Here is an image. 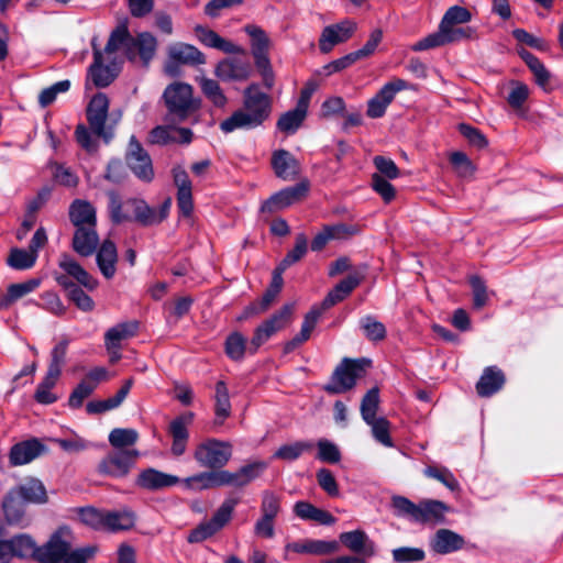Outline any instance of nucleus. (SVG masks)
Masks as SVG:
<instances>
[{
	"label": "nucleus",
	"instance_id": "obj_56",
	"mask_svg": "<svg viewBox=\"0 0 563 563\" xmlns=\"http://www.w3.org/2000/svg\"><path fill=\"white\" fill-rule=\"evenodd\" d=\"M51 441L67 453H79L89 448V442L75 432L69 438H54Z\"/></svg>",
	"mask_w": 563,
	"mask_h": 563
},
{
	"label": "nucleus",
	"instance_id": "obj_16",
	"mask_svg": "<svg viewBox=\"0 0 563 563\" xmlns=\"http://www.w3.org/2000/svg\"><path fill=\"white\" fill-rule=\"evenodd\" d=\"M308 189L309 184L307 181H301L295 186L284 188L264 201L261 206V211L274 213L283 210L305 197Z\"/></svg>",
	"mask_w": 563,
	"mask_h": 563
},
{
	"label": "nucleus",
	"instance_id": "obj_55",
	"mask_svg": "<svg viewBox=\"0 0 563 563\" xmlns=\"http://www.w3.org/2000/svg\"><path fill=\"white\" fill-rule=\"evenodd\" d=\"M424 475L439 481L452 492L460 488L457 479L446 467L428 466L424 470Z\"/></svg>",
	"mask_w": 563,
	"mask_h": 563
},
{
	"label": "nucleus",
	"instance_id": "obj_25",
	"mask_svg": "<svg viewBox=\"0 0 563 563\" xmlns=\"http://www.w3.org/2000/svg\"><path fill=\"white\" fill-rule=\"evenodd\" d=\"M58 266L65 272L64 276L74 278L80 286L87 290H95L98 287V280L91 276L74 257L69 254H62L58 260Z\"/></svg>",
	"mask_w": 563,
	"mask_h": 563
},
{
	"label": "nucleus",
	"instance_id": "obj_43",
	"mask_svg": "<svg viewBox=\"0 0 563 563\" xmlns=\"http://www.w3.org/2000/svg\"><path fill=\"white\" fill-rule=\"evenodd\" d=\"M231 402L229 390L224 382L220 380L216 385V419L214 423L221 426L230 416Z\"/></svg>",
	"mask_w": 563,
	"mask_h": 563
},
{
	"label": "nucleus",
	"instance_id": "obj_49",
	"mask_svg": "<svg viewBox=\"0 0 563 563\" xmlns=\"http://www.w3.org/2000/svg\"><path fill=\"white\" fill-rule=\"evenodd\" d=\"M180 483H183L186 488L192 490H203L209 489L211 487H218L216 471L202 472L186 477L185 479H181Z\"/></svg>",
	"mask_w": 563,
	"mask_h": 563
},
{
	"label": "nucleus",
	"instance_id": "obj_7",
	"mask_svg": "<svg viewBox=\"0 0 563 563\" xmlns=\"http://www.w3.org/2000/svg\"><path fill=\"white\" fill-rule=\"evenodd\" d=\"M108 197L110 216L114 223L131 220L129 213L123 211V206H125L132 210L134 214L133 219L142 225L148 227L155 224L154 208H151L143 199L131 198L123 203L115 191H110Z\"/></svg>",
	"mask_w": 563,
	"mask_h": 563
},
{
	"label": "nucleus",
	"instance_id": "obj_18",
	"mask_svg": "<svg viewBox=\"0 0 563 563\" xmlns=\"http://www.w3.org/2000/svg\"><path fill=\"white\" fill-rule=\"evenodd\" d=\"M68 534L66 529L55 532L49 540L42 547H38L37 562L40 563H63L70 543L64 537Z\"/></svg>",
	"mask_w": 563,
	"mask_h": 563
},
{
	"label": "nucleus",
	"instance_id": "obj_31",
	"mask_svg": "<svg viewBox=\"0 0 563 563\" xmlns=\"http://www.w3.org/2000/svg\"><path fill=\"white\" fill-rule=\"evenodd\" d=\"M96 252V261L100 273L104 278L111 279L117 273L118 252L115 244L110 240H104Z\"/></svg>",
	"mask_w": 563,
	"mask_h": 563
},
{
	"label": "nucleus",
	"instance_id": "obj_44",
	"mask_svg": "<svg viewBox=\"0 0 563 563\" xmlns=\"http://www.w3.org/2000/svg\"><path fill=\"white\" fill-rule=\"evenodd\" d=\"M197 81L199 82L202 93L214 107L223 108L227 104L228 99L217 80L199 77Z\"/></svg>",
	"mask_w": 563,
	"mask_h": 563
},
{
	"label": "nucleus",
	"instance_id": "obj_19",
	"mask_svg": "<svg viewBox=\"0 0 563 563\" xmlns=\"http://www.w3.org/2000/svg\"><path fill=\"white\" fill-rule=\"evenodd\" d=\"M121 47H124L125 54L130 60H134L136 56L135 51H137L143 64L147 65L155 55L157 41L155 36L148 32L140 33L136 37H132L129 34Z\"/></svg>",
	"mask_w": 563,
	"mask_h": 563
},
{
	"label": "nucleus",
	"instance_id": "obj_17",
	"mask_svg": "<svg viewBox=\"0 0 563 563\" xmlns=\"http://www.w3.org/2000/svg\"><path fill=\"white\" fill-rule=\"evenodd\" d=\"M252 65L247 58L227 57L221 59L214 75L222 81H246L252 75Z\"/></svg>",
	"mask_w": 563,
	"mask_h": 563
},
{
	"label": "nucleus",
	"instance_id": "obj_46",
	"mask_svg": "<svg viewBox=\"0 0 563 563\" xmlns=\"http://www.w3.org/2000/svg\"><path fill=\"white\" fill-rule=\"evenodd\" d=\"M37 260V255L30 250L14 247L10 251L7 263L10 267L19 271L32 268Z\"/></svg>",
	"mask_w": 563,
	"mask_h": 563
},
{
	"label": "nucleus",
	"instance_id": "obj_48",
	"mask_svg": "<svg viewBox=\"0 0 563 563\" xmlns=\"http://www.w3.org/2000/svg\"><path fill=\"white\" fill-rule=\"evenodd\" d=\"M308 250V240L303 233H299L295 239V246L289 251L284 260L279 263L277 268L285 272L287 267L300 261Z\"/></svg>",
	"mask_w": 563,
	"mask_h": 563
},
{
	"label": "nucleus",
	"instance_id": "obj_52",
	"mask_svg": "<svg viewBox=\"0 0 563 563\" xmlns=\"http://www.w3.org/2000/svg\"><path fill=\"white\" fill-rule=\"evenodd\" d=\"M364 335L371 341H382L386 336L385 325L372 316H365L360 320Z\"/></svg>",
	"mask_w": 563,
	"mask_h": 563
},
{
	"label": "nucleus",
	"instance_id": "obj_9",
	"mask_svg": "<svg viewBox=\"0 0 563 563\" xmlns=\"http://www.w3.org/2000/svg\"><path fill=\"white\" fill-rule=\"evenodd\" d=\"M86 114L92 133L101 137L104 143H109L113 137V126L107 124L109 114L108 97L102 92L95 95L88 103Z\"/></svg>",
	"mask_w": 563,
	"mask_h": 563
},
{
	"label": "nucleus",
	"instance_id": "obj_27",
	"mask_svg": "<svg viewBox=\"0 0 563 563\" xmlns=\"http://www.w3.org/2000/svg\"><path fill=\"white\" fill-rule=\"evenodd\" d=\"M195 34L197 38L208 47L217 48L227 54H245L244 48L221 37L218 33L210 29L197 25L195 27Z\"/></svg>",
	"mask_w": 563,
	"mask_h": 563
},
{
	"label": "nucleus",
	"instance_id": "obj_30",
	"mask_svg": "<svg viewBox=\"0 0 563 563\" xmlns=\"http://www.w3.org/2000/svg\"><path fill=\"white\" fill-rule=\"evenodd\" d=\"M192 419L194 413L189 412L174 419L169 424V432L173 437L172 452L176 456H180L186 451L189 438L187 427L191 423Z\"/></svg>",
	"mask_w": 563,
	"mask_h": 563
},
{
	"label": "nucleus",
	"instance_id": "obj_5",
	"mask_svg": "<svg viewBox=\"0 0 563 563\" xmlns=\"http://www.w3.org/2000/svg\"><path fill=\"white\" fill-rule=\"evenodd\" d=\"M244 31L251 37L252 55L263 85L265 88L272 89L275 85V74L268 57L271 41L265 31L257 25H245Z\"/></svg>",
	"mask_w": 563,
	"mask_h": 563
},
{
	"label": "nucleus",
	"instance_id": "obj_64",
	"mask_svg": "<svg viewBox=\"0 0 563 563\" xmlns=\"http://www.w3.org/2000/svg\"><path fill=\"white\" fill-rule=\"evenodd\" d=\"M450 162L461 177H471L475 172L474 165L463 152H453Z\"/></svg>",
	"mask_w": 563,
	"mask_h": 563
},
{
	"label": "nucleus",
	"instance_id": "obj_51",
	"mask_svg": "<svg viewBox=\"0 0 563 563\" xmlns=\"http://www.w3.org/2000/svg\"><path fill=\"white\" fill-rule=\"evenodd\" d=\"M410 88V84L405 79L393 78L390 81L386 82L375 96L385 104L389 106L397 92L408 90Z\"/></svg>",
	"mask_w": 563,
	"mask_h": 563
},
{
	"label": "nucleus",
	"instance_id": "obj_11",
	"mask_svg": "<svg viewBox=\"0 0 563 563\" xmlns=\"http://www.w3.org/2000/svg\"><path fill=\"white\" fill-rule=\"evenodd\" d=\"M140 453L134 449L119 450L107 454L98 464L101 475L115 478L125 477L135 465Z\"/></svg>",
	"mask_w": 563,
	"mask_h": 563
},
{
	"label": "nucleus",
	"instance_id": "obj_8",
	"mask_svg": "<svg viewBox=\"0 0 563 563\" xmlns=\"http://www.w3.org/2000/svg\"><path fill=\"white\" fill-rule=\"evenodd\" d=\"M232 444L228 441L209 438L199 443L195 450L196 462L206 468H223L232 457Z\"/></svg>",
	"mask_w": 563,
	"mask_h": 563
},
{
	"label": "nucleus",
	"instance_id": "obj_13",
	"mask_svg": "<svg viewBox=\"0 0 563 563\" xmlns=\"http://www.w3.org/2000/svg\"><path fill=\"white\" fill-rule=\"evenodd\" d=\"M266 468L267 463L263 461L246 464L236 472L219 468L216 471L217 486L244 487L257 478Z\"/></svg>",
	"mask_w": 563,
	"mask_h": 563
},
{
	"label": "nucleus",
	"instance_id": "obj_23",
	"mask_svg": "<svg viewBox=\"0 0 563 563\" xmlns=\"http://www.w3.org/2000/svg\"><path fill=\"white\" fill-rule=\"evenodd\" d=\"M174 123L157 125L148 134L151 144L167 145L170 143L189 144L192 141V131L187 128H174Z\"/></svg>",
	"mask_w": 563,
	"mask_h": 563
},
{
	"label": "nucleus",
	"instance_id": "obj_63",
	"mask_svg": "<svg viewBox=\"0 0 563 563\" xmlns=\"http://www.w3.org/2000/svg\"><path fill=\"white\" fill-rule=\"evenodd\" d=\"M317 446H318L317 457L320 461L334 464L341 460L340 450L338 449V446L334 443H332L325 439H321L318 441Z\"/></svg>",
	"mask_w": 563,
	"mask_h": 563
},
{
	"label": "nucleus",
	"instance_id": "obj_50",
	"mask_svg": "<svg viewBox=\"0 0 563 563\" xmlns=\"http://www.w3.org/2000/svg\"><path fill=\"white\" fill-rule=\"evenodd\" d=\"M139 433L134 429L115 428L109 433V443L119 450L136 443Z\"/></svg>",
	"mask_w": 563,
	"mask_h": 563
},
{
	"label": "nucleus",
	"instance_id": "obj_34",
	"mask_svg": "<svg viewBox=\"0 0 563 563\" xmlns=\"http://www.w3.org/2000/svg\"><path fill=\"white\" fill-rule=\"evenodd\" d=\"M362 277L358 274H351L341 280L322 301V309H329L344 300L360 284Z\"/></svg>",
	"mask_w": 563,
	"mask_h": 563
},
{
	"label": "nucleus",
	"instance_id": "obj_35",
	"mask_svg": "<svg viewBox=\"0 0 563 563\" xmlns=\"http://www.w3.org/2000/svg\"><path fill=\"white\" fill-rule=\"evenodd\" d=\"M69 218L75 228L96 227V209L85 200H75L69 208Z\"/></svg>",
	"mask_w": 563,
	"mask_h": 563
},
{
	"label": "nucleus",
	"instance_id": "obj_58",
	"mask_svg": "<svg viewBox=\"0 0 563 563\" xmlns=\"http://www.w3.org/2000/svg\"><path fill=\"white\" fill-rule=\"evenodd\" d=\"M70 88V81L68 79L57 81L52 86L43 89L38 95V103L42 108H46L52 104L58 93H64Z\"/></svg>",
	"mask_w": 563,
	"mask_h": 563
},
{
	"label": "nucleus",
	"instance_id": "obj_57",
	"mask_svg": "<svg viewBox=\"0 0 563 563\" xmlns=\"http://www.w3.org/2000/svg\"><path fill=\"white\" fill-rule=\"evenodd\" d=\"M283 271L279 268H275L273 273L272 283L268 287V289L264 292L262 299H261V307L260 310H267L272 302L275 300L277 295L279 294L284 280H283Z\"/></svg>",
	"mask_w": 563,
	"mask_h": 563
},
{
	"label": "nucleus",
	"instance_id": "obj_21",
	"mask_svg": "<svg viewBox=\"0 0 563 563\" xmlns=\"http://www.w3.org/2000/svg\"><path fill=\"white\" fill-rule=\"evenodd\" d=\"M355 30L356 24L350 20L325 26L319 38L320 51L329 53L335 45L347 41Z\"/></svg>",
	"mask_w": 563,
	"mask_h": 563
},
{
	"label": "nucleus",
	"instance_id": "obj_3",
	"mask_svg": "<svg viewBox=\"0 0 563 563\" xmlns=\"http://www.w3.org/2000/svg\"><path fill=\"white\" fill-rule=\"evenodd\" d=\"M391 506L396 516L407 517L418 523H439L444 520L448 506L439 500L428 499L415 504L404 496H394Z\"/></svg>",
	"mask_w": 563,
	"mask_h": 563
},
{
	"label": "nucleus",
	"instance_id": "obj_1",
	"mask_svg": "<svg viewBox=\"0 0 563 563\" xmlns=\"http://www.w3.org/2000/svg\"><path fill=\"white\" fill-rule=\"evenodd\" d=\"M128 35L129 30L126 25L121 24L117 26L110 34L103 52L97 48L95 41H92L93 63L89 67L88 79L96 87H108L118 77L121 70V63L117 58V51L121 48Z\"/></svg>",
	"mask_w": 563,
	"mask_h": 563
},
{
	"label": "nucleus",
	"instance_id": "obj_12",
	"mask_svg": "<svg viewBox=\"0 0 563 563\" xmlns=\"http://www.w3.org/2000/svg\"><path fill=\"white\" fill-rule=\"evenodd\" d=\"M167 62L165 73L177 76L178 65H202L206 63L205 55L194 45L186 43H174L167 47Z\"/></svg>",
	"mask_w": 563,
	"mask_h": 563
},
{
	"label": "nucleus",
	"instance_id": "obj_2",
	"mask_svg": "<svg viewBox=\"0 0 563 563\" xmlns=\"http://www.w3.org/2000/svg\"><path fill=\"white\" fill-rule=\"evenodd\" d=\"M271 98L260 90L258 85L252 84L244 90L243 109L234 111L220 123L224 133L239 129L250 130L261 125L269 115Z\"/></svg>",
	"mask_w": 563,
	"mask_h": 563
},
{
	"label": "nucleus",
	"instance_id": "obj_24",
	"mask_svg": "<svg viewBox=\"0 0 563 563\" xmlns=\"http://www.w3.org/2000/svg\"><path fill=\"white\" fill-rule=\"evenodd\" d=\"M174 183L177 187V206L179 212L189 217L194 210L192 185L187 172L181 167L173 168Z\"/></svg>",
	"mask_w": 563,
	"mask_h": 563
},
{
	"label": "nucleus",
	"instance_id": "obj_61",
	"mask_svg": "<svg viewBox=\"0 0 563 563\" xmlns=\"http://www.w3.org/2000/svg\"><path fill=\"white\" fill-rule=\"evenodd\" d=\"M79 518L85 525L96 530H104V511H100L92 507L81 508L79 510Z\"/></svg>",
	"mask_w": 563,
	"mask_h": 563
},
{
	"label": "nucleus",
	"instance_id": "obj_36",
	"mask_svg": "<svg viewBox=\"0 0 563 563\" xmlns=\"http://www.w3.org/2000/svg\"><path fill=\"white\" fill-rule=\"evenodd\" d=\"M133 380L128 379L124 382L123 386L117 391L113 397H110L104 400H92L89 401L86 406V410L89 415H98L103 413L106 411L118 408L126 398Z\"/></svg>",
	"mask_w": 563,
	"mask_h": 563
},
{
	"label": "nucleus",
	"instance_id": "obj_59",
	"mask_svg": "<svg viewBox=\"0 0 563 563\" xmlns=\"http://www.w3.org/2000/svg\"><path fill=\"white\" fill-rule=\"evenodd\" d=\"M472 19L471 12L460 5H453L450 7L446 12L444 13L440 25H443V29L448 25H457V24H464L470 22Z\"/></svg>",
	"mask_w": 563,
	"mask_h": 563
},
{
	"label": "nucleus",
	"instance_id": "obj_41",
	"mask_svg": "<svg viewBox=\"0 0 563 563\" xmlns=\"http://www.w3.org/2000/svg\"><path fill=\"white\" fill-rule=\"evenodd\" d=\"M135 516L132 511H108L106 512L104 530L119 531L128 530L134 526Z\"/></svg>",
	"mask_w": 563,
	"mask_h": 563
},
{
	"label": "nucleus",
	"instance_id": "obj_6",
	"mask_svg": "<svg viewBox=\"0 0 563 563\" xmlns=\"http://www.w3.org/2000/svg\"><path fill=\"white\" fill-rule=\"evenodd\" d=\"M15 499H21L24 503L43 505L48 501V496L44 484L37 478H29L10 494L3 500V510L9 521H19L21 515L15 511Z\"/></svg>",
	"mask_w": 563,
	"mask_h": 563
},
{
	"label": "nucleus",
	"instance_id": "obj_37",
	"mask_svg": "<svg viewBox=\"0 0 563 563\" xmlns=\"http://www.w3.org/2000/svg\"><path fill=\"white\" fill-rule=\"evenodd\" d=\"M57 284L62 286L68 295V298L82 311H91L93 309V300L79 286L73 283L67 276L57 275L55 277Z\"/></svg>",
	"mask_w": 563,
	"mask_h": 563
},
{
	"label": "nucleus",
	"instance_id": "obj_28",
	"mask_svg": "<svg viewBox=\"0 0 563 563\" xmlns=\"http://www.w3.org/2000/svg\"><path fill=\"white\" fill-rule=\"evenodd\" d=\"M464 544V538L450 529H439L430 542L432 551L438 554L459 551Z\"/></svg>",
	"mask_w": 563,
	"mask_h": 563
},
{
	"label": "nucleus",
	"instance_id": "obj_10",
	"mask_svg": "<svg viewBox=\"0 0 563 563\" xmlns=\"http://www.w3.org/2000/svg\"><path fill=\"white\" fill-rule=\"evenodd\" d=\"M363 371L362 362L344 358L335 367L329 384L324 386V390L333 395L346 393L355 386L356 379L361 377Z\"/></svg>",
	"mask_w": 563,
	"mask_h": 563
},
{
	"label": "nucleus",
	"instance_id": "obj_14",
	"mask_svg": "<svg viewBox=\"0 0 563 563\" xmlns=\"http://www.w3.org/2000/svg\"><path fill=\"white\" fill-rule=\"evenodd\" d=\"M125 159L128 166L139 179L146 183L152 181L154 178L152 159L135 136L130 139Z\"/></svg>",
	"mask_w": 563,
	"mask_h": 563
},
{
	"label": "nucleus",
	"instance_id": "obj_33",
	"mask_svg": "<svg viewBox=\"0 0 563 563\" xmlns=\"http://www.w3.org/2000/svg\"><path fill=\"white\" fill-rule=\"evenodd\" d=\"M505 384L503 372L495 367H486L476 384V391L481 397H489L501 389Z\"/></svg>",
	"mask_w": 563,
	"mask_h": 563
},
{
	"label": "nucleus",
	"instance_id": "obj_32",
	"mask_svg": "<svg viewBox=\"0 0 563 563\" xmlns=\"http://www.w3.org/2000/svg\"><path fill=\"white\" fill-rule=\"evenodd\" d=\"M45 446L36 439L23 441L12 446L10 462L12 465H24L38 457Z\"/></svg>",
	"mask_w": 563,
	"mask_h": 563
},
{
	"label": "nucleus",
	"instance_id": "obj_45",
	"mask_svg": "<svg viewBox=\"0 0 563 563\" xmlns=\"http://www.w3.org/2000/svg\"><path fill=\"white\" fill-rule=\"evenodd\" d=\"M306 115L307 111L296 106L295 109L289 110L280 115V118L277 121V128L282 132L292 134L300 128Z\"/></svg>",
	"mask_w": 563,
	"mask_h": 563
},
{
	"label": "nucleus",
	"instance_id": "obj_20",
	"mask_svg": "<svg viewBox=\"0 0 563 563\" xmlns=\"http://www.w3.org/2000/svg\"><path fill=\"white\" fill-rule=\"evenodd\" d=\"M181 479L173 474L164 473L153 467H148L140 472L136 477L135 484L137 487L150 490L158 492L170 488L179 484Z\"/></svg>",
	"mask_w": 563,
	"mask_h": 563
},
{
	"label": "nucleus",
	"instance_id": "obj_29",
	"mask_svg": "<svg viewBox=\"0 0 563 563\" xmlns=\"http://www.w3.org/2000/svg\"><path fill=\"white\" fill-rule=\"evenodd\" d=\"M99 245L96 227L76 228L73 236V249L80 256L92 255Z\"/></svg>",
	"mask_w": 563,
	"mask_h": 563
},
{
	"label": "nucleus",
	"instance_id": "obj_40",
	"mask_svg": "<svg viewBox=\"0 0 563 563\" xmlns=\"http://www.w3.org/2000/svg\"><path fill=\"white\" fill-rule=\"evenodd\" d=\"M136 322H123L110 328L104 334L106 349L121 347V342L136 333Z\"/></svg>",
	"mask_w": 563,
	"mask_h": 563
},
{
	"label": "nucleus",
	"instance_id": "obj_47",
	"mask_svg": "<svg viewBox=\"0 0 563 563\" xmlns=\"http://www.w3.org/2000/svg\"><path fill=\"white\" fill-rule=\"evenodd\" d=\"M379 407V390L374 387L371 388L361 401V416L366 423H371L372 420L377 419L376 413Z\"/></svg>",
	"mask_w": 563,
	"mask_h": 563
},
{
	"label": "nucleus",
	"instance_id": "obj_62",
	"mask_svg": "<svg viewBox=\"0 0 563 563\" xmlns=\"http://www.w3.org/2000/svg\"><path fill=\"white\" fill-rule=\"evenodd\" d=\"M393 560L396 563H411L422 561L426 556L424 551L419 548L401 547L394 549Z\"/></svg>",
	"mask_w": 563,
	"mask_h": 563
},
{
	"label": "nucleus",
	"instance_id": "obj_22",
	"mask_svg": "<svg viewBox=\"0 0 563 563\" xmlns=\"http://www.w3.org/2000/svg\"><path fill=\"white\" fill-rule=\"evenodd\" d=\"M339 541L347 550L364 559L376 555V544L364 530L356 529L353 531L342 532L339 536Z\"/></svg>",
	"mask_w": 563,
	"mask_h": 563
},
{
	"label": "nucleus",
	"instance_id": "obj_15",
	"mask_svg": "<svg viewBox=\"0 0 563 563\" xmlns=\"http://www.w3.org/2000/svg\"><path fill=\"white\" fill-rule=\"evenodd\" d=\"M294 305H285L269 319L263 322L256 330L251 341V351L257 349L266 342L275 332L282 330L290 321Z\"/></svg>",
	"mask_w": 563,
	"mask_h": 563
},
{
	"label": "nucleus",
	"instance_id": "obj_53",
	"mask_svg": "<svg viewBox=\"0 0 563 563\" xmlns=\"http://www.w3.org/2000/svg\"><path fill=\"white\" fill-rule=\"evenodd\" d=\"M367 424L371 427L372 434L377 442L387 448L394 446L389 434L390 423L385 417H378Z\"/></svg>",
	"mask_w": 563,
	"mask_h": 563
},
{
	"label": "nucleus",
	"instance_id": "obj_54",
	"mask_svg": "<svg viewBox=\"0 0 563 563\" xmlns=\"http://www.w3.org/2000/svg\"><path fill=\"white\" fill-rule=\"evenodd\" d=\"M246 349L245 338L239 333H231L225 340V353L233 361H241Z\"/></svg>",
	"mask_w": 563,
	"mask_h": 563
},
{
	"label": "nucleus",
	"instance_id": "obj_4",
	"mask_svg": "<svg viewBox=\"0 0 563 563\" xmlns=\"http://www.w3.org/2000/svg\"><path fill=\"white\" fill-rule=\"evenodd\" d=\"M167 113V123H180L185 121L198 104L192 96V87L186 82H174L167 86L163 93Z\"/></svg>",
	"mask_w": 563,
	"mask_h": 563
},
{
	"label": "nucleus",
	"instance_id": "obj_38",
	"mask_svg": "<svg viewBox=\"0 0 563 563\" xmlns=\"http://www.w3.org/2000/svg\"><path fill=\"white\" fill-rule=\"evenodd\" d=\"M12 549V559H33L37 561L38 547L29 534H18L9 540Z\"/></svg>",
	"mask_w": 563,
	"mask_h": 563
},
{
	"label": "nucleus",
	"instance_id": "obj_39",
	"mask_svg": "<svg viewBox=\"0 0 563 563\" xmlns=\"http://www.w3.org/2000/svg\"><path fill=\"white\" fill-rule=\"evenodd\" d=\"M41 284L38 278H31L23 283L11 284L7 294L0 299V309L8 308L20 298L34 291Z\"/></svg>",
	"mask_w": 563,
	"mask_h": 563
},
{
	"label": "nucleus",
	"instance_id": "obj_26",
	"mask_svg": "<svg viewBox=\"0 0 563 563\" xmlns=\"http://www.w3.org/2000/svg\"><path fill=\"white\" fill-rule=\"evenodd\" d=\"M272 166L278 178L283 180H292L299 174V163L291 153L285 150H278L273 153Z\"/></svg>",
	"mask_w": 563,
	"mask_h": 563
},
{
	"label": "nucleus",
	"instance_id": "obj_60",
	"mask_svg": "<svg viewBox=\"0 0 563 563\" xmlns=\"http://www.w3.org/2000/svg\"><path fill=\"white\" fill-rule=\"evenodd\" d=\"M236 503L234 499L224 500L209 520L217 531L221 530L230 521Z\"/></svg>",
	"mask_w": 563,
	"mask_h": 563
},
{
	"label": "nucleus",
	"instance_id": "obj_42",
	"mask_svg": "<svg viewBox=\"0 0 563 563\" xmlns=\"http://www.w3.org/2000/svg\"><path fill=\"white\" fill-rule=\"evenodd\" d=\"M311 441H296L286 443L274 453L273 457L283 461H295L299 459L303 453L310 452L313 449Z\"/></svg>",
	"mask_w": 563,
	"mask_h": 563
}]
</instances>
